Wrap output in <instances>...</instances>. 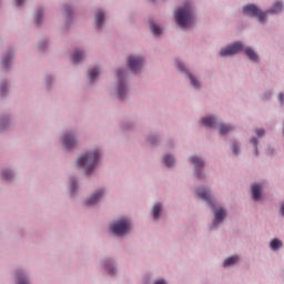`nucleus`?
<instances>
[{
  "label": "nucleus",
  "instance_id": "13",
  "mask_svg": "<svg viewBox=\"0 0 284 284\" xmlns=\"http://www.w3.org/2000/svg\"><path fill=\"white\" fill-rule=\"evenodd\" d=\"M190 162L192 163V165H195V170H201V168H204L205 165V162H203V160L197 156L190 158Z\"/></svg>",
  "mask_w": 284,
  "mask_h": 284
},
{
  "label": "nucleus",
  "instance_id": "8",
  "mask_svg": "<svg viewBox=\"0 0 284 284\" xmlns=\"http://www.w3.org/2000/svg\"><path fill=\"white\" fill-rule=\"evenodd\" d=\"M116 77L120 80L118 94L120 99H125V82L121 81V79H123V70H119Z\"/></svg>",
  "mask_w": 284,
  "mask_h": 284
},
{
  "label": "nucleus",
  "instance_id": "38",
  "mask_svg": "<svg viewBox=\"0 0 284 284\" xmlns=\"http://www.w3.org/2000/svg\"><path fill=\"white\" fill-rule=\"evenodd\" d=\"M17 6H23V0H16Z\"/></svg>",
  "mask_w": 284,
  "mask_h": 284
},
{
  "label": "nucleus",
  "instance_id": "21",
  "mask_svg": "<svg viewBox=\"0 0 284 284\" xmlns=\"http://www.w3.org/2000/svg\"><path fill=\"white\" fill-rule=\"evenodd\" d=\"M150 30H151L152 34H154V37H161L162 30L158 24L151 23Z\"/></svg>",
  "mask_w": 284,
  "mask_h": 284
},
{
  "label": "nucleus",
  "instance_id": "11",
  "mask_svg": "<svg viewBox=\"0 0 284 284\" xmlns=\"http://www.w3.org/2000/svg\"><path fill=\"white\" fill-rule=\"evenodd\" d=\"M251 192L254 201H258V199H261V184H252Z\"/></svg>",
  "mask_w": 284,
  "mask_h": 284
},
{
  "label": "nucleus",
  "instance_id": "39",
  "mask_svg": "<svg viewBox=\"0 0 284 284\" xmlns=\"http://www.w3.org/2000/svg\"><path fill=\"white\" fill-rule=\"evenodd\" d=\"M0 93H1V94H6V87H1V88H0Z\"/></svg>",
  "mask_w": 284,
  "mask_h": 284
},
{
  "label": "nucleus",
  "instance_id": "34",
  "mask_svg": "<svg viewBox=\"0 0 284 284\" xmlns=\"http://www.w3.org/2000/svg\"><path fill=\"white\" fill-rule=\"evenodd\" d=\"M232 150H233V152H234L235 154H239V145L233 144V145H232Z\"/></svg>",
  "mask_w": 284,
  "mask_h": 284
},
{
  "label": "nucleus",
  "instance_id": "9",
  "mask_svg": "<svg viewBox=\"0 0 284 284\" xmlns=\"http://www.w3.org/2000/svg\"><path fill=\"white\" fill-rule=\"evenodd\" d=\"M102 197H103V191H98L92 196L87 199L85 205H97V203H99V201H101Z\"/></svg>",
  "mask_w": 284,
  "mask_h": 284
},
{
  "label": "nucleus",
  "instance_id": "16",
  "mask_svg": "<svg viewBox=\"0 0 284 284\" xmlns=\"http://www.w3.org/2000/svg\"><path fill=\"white\" fill-rule=\"evenodd\" d=\"M270 247H271V250L276 252V251L281 250V247H283V242H281V240H278V239H273L270 243Z\"/></svg>",
  "mask_w": 284,
  "mask_h": 284
},
{
  "label": "nucleus",
  "instance_id": "33",
  "mask_svg": "<svg viewBox=\"0 0 284 284\" xmlns=\"http://www.w3.org/2000/svg\"><path fill=\"white\" fill-rule=\"evenodd\" d=\"M256 134H257V136H264L265 135V130L258 129V130H256Z\"/></svg>",
  "mask_w": 284,
  "mask_h": 284
},
{
  "label": "nucleus",
  "instance_id": "42",
  "mask_svg": "<svg viewBox=\"0 0 284 284\" xmlns=\"http://www.w3.org/2000/svg\"><path fill=\"white\" fill-rule=\"evenodd\" d=\"M197 179H201V174H197Z\"/></svg>",
  "mask_w": 284,
  "mask_h": 284
},
{
  "label": "nucleus",
  "instance_id": "3",
  "mask_svg": "<svg viewBox=\"0 0 284 284\" xmlns=\"http://www.w3.org/2000/svg\"><path fill=\"white\" fill-rule=\"evenodd\" d=\"M130 221L121 220L110 226V232H112V234H115V236H123L124 234H128V232H130Z\"/></svg>",
  "mask_w": 284,
  "mask_h": 284
},
{
  "label": "nucleus",
  "instance_id": "27",
  "mask_svg": "<svg viewBox=\"0 0 284 284\" xmlns=\"http://www.w3.org/2000/svg\"><path fill=\"white\" fill-rule=\"evenodd\" d=\"M17 281L18 284H30L28 280H26V276L21 273H17Z\"/></svg>",
  "mask_w": 284,
  "mask_h": 284
},
{
  "label": "nucleus",
  "instance_id": "5",
  "mask_svg": "<svg viewBox=\"0 0 284 284\" xmlns=\"http://www.w3.org/2000/svg\"><path fill=\"white\" fill-rule=\"evenodd\" d=\"M239 52H243V43L235 42L220 51L221 57H234V54H239Z\"/></svg>",
  "mask_w": 284,
  "mask_h": 284
},
{
  "label": "nucleus",
  "instance_id": "19",
  "mask_svg": "<svg viewBox=\"0 0 284 284\" xmlns=\"http://www.w3.org/2000/svg\"><path fill=\"white\" fill-rule=\"evenodd\" d=\"M245 54L248 57V59H251V61H258V54H256V52H254V49L246 48Z\"/></svg>",
  "mask_w": 284,
  "mask_h": 284
},
{
  "label": "nucleus",
  "instance_id": "32",
  "mask_svg": "<svg viewBox=\"0 0 284 284\" xmlns=\"http://www.w3.org/2000/svg\"><path fill=\"white\" fill-rule=\"evenodd\" d=\"M178 70H180L181 72H185V65H183V63L178 62Z\"/></svg>",
  "mask_w": 284,
  "mask_h": 284
},
{
  "label": "nucleus",
  "instance_id": "10",
  "mask_svg": "<svg viewBox=\"0 0 284 284\" xmlns=\"http://www.w3.org/2000/svg\"><path fill=\"white\" fill-rule=\"evenodd\" d=\"M63 143H64V146L67 148V150H70L72 148H74V145L77 144V139H74V135H72V134H65Z\"/></svg>",
  "mask_w": 284,
  "mask_h": 284
},
{
  "label": "nucleus",
  "instance_id": "14",
  "mask_svg": "<svg viewBox=\"0 0 284 284\" xmlns=\"http://www.w3.org/2000/svg\"><path fill=\"white\" fill-rule=\"evenodd\" d=\"M201 123L205 128H214V124L216 123V119H214L213 116L203 118L201 120Z\"/></svg>",
  "mask_w": 284,
  "mask_h": 284
},
{
  "label": "nucleus",
  "instance_id": "22",
  "mask_svg": "<svg viewBox=\"0 0 284 284\" xmlns=\"http://www.w3.org/2000/svg\"><path fill=\"white\" fill-rule=\"evenodd\" d=\"M239 261V256L236 255H233L231 257H227L225 261H224V267H230V265H234V263H236Z\"/></svg>",
  "mask_w": 284,
  "mask_h": 284
},
{
  "label": "nucleus",
  "instance_id": "41",
  "mask_svg": "<svg viewBox=\"0 0 284 284\" xmlns=\"http://www.w3.org/2000/svg\"><path fill=\"white\" fill-rule=\"evenodd\" d=\"M280 212H281L282 216H284V203L282 204Z\"/></svg>",
  "mask_w": 284,
  "mask_h": 284
},
{
  "label": "nucleus",
  "instance_id": "6",
  "mask_svg": "<svg viewBox=\"0 0 284 284\" xmlns=\"http://www.w3.org/2000/svg\"><path fill=\"white\" fill-rule=\"evenodd\" d=\"M128 65L131 72H139L143 68V58L131 55L129 57Z\"/></svg>",
  "mask_w": 284,
  "mask_h": 284
},
{
  "label": "nucleus",
  "instance_id": "12",
  "mask_svg": "<svg viewBox=\"0 0 284 284\" xmlns=\"http://www.w3.org/2000/svg\"><path fill=\"white\" fill-rule=\"evenodd\" d=\"M197 196L203 201H206V203H210V205H213L212 195H210L207 191L205 190L197 191Z\"/></svg>",
  "mask_w": 284,
  "mask_h": 284
},
{
  "label": "nucleus",
  "instance_id": "36",
  "mask_svg": "<svg viewBox=\"0 0 284 284\" xmlns=\"http://www.w3.org/2000/svg\"><path fill=\"white\" fill-rule=\"evenodd\" d=\"M75 190H77V184H72V186H71V194H74Z\"/></svg>",
  "mask_w": 284,
  "mask_h": 284
},
{
  "label": "nucleus",
  "instance_id": "30",
  "mask_svg": "<svg viewBox=\"0 0 284 284\" xmlns=\"http://www.w3.org/2000/svg\"><path fill=\"white\" fill-rule=\"evenodd\" d=\"M251 143H253V145H255V154L257 155V154H258V149H257L258 139L253 138V139L251 140Z\"/></svg>",
  "mask_w": 284,
  "mask_h": 284
},
{
  "label": "nucleus",
  "instance_id": "24",
  "mask_svg": "<svg viewBox=\"0 0 284 284\" xmlns=\"http://www.w3.org/2000/svg\"><path fill=\"white\" fill-rule=\"evenodd\" d=\"M12 61V54H7L2 58V68H8Z\"/></svg>",
  "mask_w": 284,
  "mask_h": 284
},
{
  "label": "nucleus",
  "instance_id": "7",
  "mask_svg": "<svg viewBox=\"0 0 284 284\" xmlns=\"http://www.w3.org/2000/svg\"><path fill=\"white\" fill-rule=\"evenodd\" d=\"M214 222H213V227H216V225H219V223L223 222V219H225V216H227V212L222 209H215L214 211Z\"/></svg>",
  "mask_w": 284,
  "mask_h": 284
},
{
  "label": "nucleus",
  "instance_id": "26",
  "mask_svg": "<svg viewBox=\"0 0 284 284\" xmlns=\"http://www.w3.org/2000/svg\"><path fill=\"white\" fill-rule=\"evenodd\" d=\"M164 163L168 168H172V165H174V158L172 155H166L164 158Z\"/></svg>",
  "mask_w": 284,
  "mask_h": 284
},
{
  "label": "nucleus",
  "instance_id": "18",
  "mask_svg": "<svg viewBox=\"0 0 284 284\" xmlns=\"http://www.w3.org/2000/svg\"><path fill=\"white\" fill-rule=\"evenodd\" d=\"M83 51L77 50L74 51L73 55H72V61L73 63H81V61H83Z\"/></svg>",
  "mask_w": 284,
  "mask_h": 284
},
{
  "label": "nucleus",
  "instance_id": "29",
  "mask_svg": "<svg viewBox=\"0 0 284 284\" xmlns=\"http://www.w3.org/2000/svg\"><path fill=\"white\" fill-rule=\"evenodd\" d=\"M2 179H4V181H10V179H12V172L10 171H4L2 173Z\"/></svg>",
  "mask_w": 284,
  "mask_h": 284
},
{
  "label": "nucleus",
  "instance_id": "31",
  "mask_svg": "<svg viewBox=\"0 0 284 284\" xmlns=\"http://www.w3.org/2000/svg\"><path fill=\"white\" fill-rule=\"evenodd\" d=\"M41 17H42L41 11H37V13H36L37 23H41Z\"/></svg>",
  "mask_w": 284,
  "mask_h": 284
},
{
  "label": "nucleus",
  "instance_id": "1",
  "mask_svg": "<svg viewBox=\"0 0 284 284\" xmlns=\"http://www.w3.org/2000/svg\"><path fill=\"white\" fill-rule=\"evenodd\" d=\"M174 17L180 28H190V26L194 23V13L192 12V7L190 4L175 10Z\"/></svg>",
  "mask_w": 284,
  "mask_h": 284
},
{
  "label": "nucleus",
  "instance_id": "4",
  "mask_svg": "<svg viewBox=\"0 0 284 284\" xmlns=\"http://www.w3.org/2000/svg\"><path fill=\"white\" fill-rule=\"evenodd\" d=\"M243 12L244 14H248V17H256L262 22L265 21V18L267 17V13L261 11V9H258V7L255 4L245 6L243 8Z\"/></svg>",
  "mask_w": 284,
  "mask_h": 284
},
{
  "label": "nucleus",
  "instance_id": "28",
  "mask_svg": "<svg viewBox=\"0 0 284 284\" xmlns=\"http://www.w3.org/2000/svg\"><path fill=\"white\" fill-rule=\"evenodd\" d=\"M189 79L191 80V84H192L194 88H199V81L196 80V78H194V75L189 74Z\"/></svg>",
  "mask_w": 284,
  "mask_h": 284
},
{
  "label": "nucleus",
  "instance_id": "25",
  "mask_svg": "<svg viewBox=\"0 0 284 284\" xmlns=\"http://www.w3.org/2000/svg\"><path fill=\"white\" fill-rule=\"evenodd\" d=\"M227 132H232V126L227 124H222L220 126V134H227Z\"/></svg>",
  "mask_w": 284,
  "mask_h": 284
},
{
  "label": "nucleus",
  "instance_id": "40",
  "mask_svg": "<svg viewBox=\"0 0 284 284\" xmlns=\"http://www.w3.org/2000/svg\"><path fill=\"white\" fill-rule=\"evenodd\" d=\"M154 284H166L164 280H159Z\"/></svg>",
  "mask_w": 284,
  "mask_h": 284
},
{
  "label": "nucleus",
  "instance_id": "37",
  "mask_svg": "<svg viewBox=\"0 0 284 284\" xmlns=\"http://www.w3.org/2000/svg\"><path fill=\"white\" fill-rule=\"evenodd\" d=\"M278 99H280L281 103L284 102V95H283V93H280V94H278Z\"/></svg>",
  "mask_w": 284,
  "mask_h": 284
},
{
  "label": "nucleus",
  "instance_id": "2",
  "mask_svg": "<svg viewBox=\"0 0 284 284\" xmlns=\"http://www.w3.org/2000/svg\"><path fill=\"white\" fill-rule=\"evenodd\" d=\"M100 156L99 151H93L87 155L80 156L77 161V165L78 168H83L87 174H92L94 168H97V163H99Z\"/></svg>",
  "mask_w": 284,
  "mask_h": 284
},
{
  "label": "nucleus",
  "instance_id": "15",
  "mask_svg": "<svg viewBox=\"0 0 284 284\" xmlns=\"http://www.w3.org/2000/svg\"><path fill=\"white\" fill-rule=\"evenodd\" d=\"M104 19H105V13H103V11H98L95 13V26H97V28H101V26H103Z\"/></svg>",
  "mask_w": 284,
  "mask_h": 284
},
{
  "label": "nucleus",
  "instance_id": "20",
  "mask_svg": "<svg viewBox=\"0 0 284 284\" xmlns=\"http://www.w3.org/2000/svg\"><path fill=\"white\" fill-rule=\"evenodd\" d=\"M161 210H162L161 204H159V203L154 204V206L152 209V214H153V219H155V221H159V215L161 214Z\"/></svg>",
  "mask_w": 284,
  "mask_h": 284
},
{
  "label": "nucleus",
  "instance_id": "35",
  "mask_svg": "<svg viewBox=\"0 0 284 284\" xmlns=\"http://www.w3.org/2000/svg\"><path fill=\"white\" fill-rule=\"evenodd\" d=\"M106 270L109 272V274H114V268L111 266H106Z\"/></svg>",
  "mask_w": 284,
  "mask_h": 284
},
{
  "label": "nucleus",
  "instance_id": "17",
  "mask_svg": "<svg viewBox=\"0 0 284 284\" xmlns=\"http://www.w3.org/2000/svg\"><path fill=\"white\" fill-rule=\"evenodd\" d=\"M268 12L272 14H278V12H283V2H275Z\"/></svg>",
  "mask_w": 284,
  "mask_h": 284
},
{
  "label": "nucleus",
  "instance_id": "23",
  "mask_svg": "<svg viewBox=\"0 0 284 284\" xmlns=\"http://www.w3.org/2000/svg\"><path fill=\"white\" fill-rule=\"evenodd\" d=\"M99 75V69L93 68L89 70V81H94V79Z\"/></svg>",
  "mask_w": 284,
  "mask_h": 284
}]
</instances>
